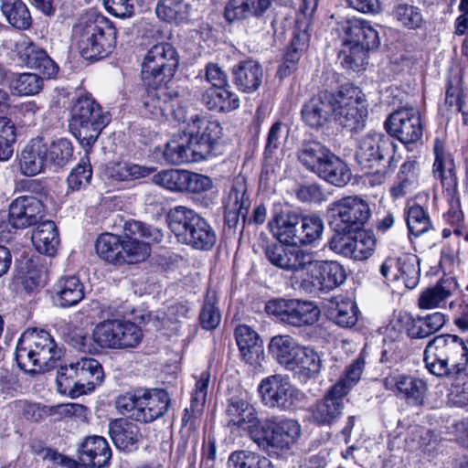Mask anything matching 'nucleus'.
Returning <instances> with one entry per match:
<instances>
[{
    "mask_svg": "<svg viewBox=\"0 0 468 468\" xmlns=\"http://www.w3.org/2000/svg\"><path fill=\"white\" fill-rule=\"evenodd\" d=\"M334 31L340 42L338 59L352 71L365 69L367 54L378 48V32L367 21L352 18L337 21Z\"/></svg>",
    "mask_w": 468,
    "mask_h": 468,
    "instance_id": "nucleus-1",
    "label": "nucleus"
},
{
    "mask_svg": "<svg viewBox=\"0 0 468 468\" xmlns=\"http://www.w3.org/2000/svg\"><path fill=\"white\" fill-rule=\"evenodd\" d=\"M423 360L432 375L461 381L466 377L468 347L457 335H440L427 344Z\"/></svg>",
    "mask_w": 468,
    "mask_h": 468,
    "instance_id": "nucleus-2",
    "label": "nucleus"
},
{
    "mask_svg": "<svg viewBox=\"0 0 468 468\" xmlns=\"http://www.w3.org/2000/svg\"><path fill=\"white\" fill-rule=\"evenodd\" d=\"M63 355V349L45 330H27L22 334L16 348L18 367L31 375L58 368Z\"/></svg>",
    "mask_w": 468,
    "mask_h": 468,
    "instance_id": "nucleus-3",
    "label": "nucleus"
},
{
    "mask_svg": "<svg viewBox=\"0 0 468 468\" xmlns=\"http://www.w3.org/2000/svg\"><path fill=\"white\" fill-rule=\"evenodd\" d=\"M117 30L102 15L90 13L73 27V38L81 56L87 60L108 57L115 48Z\"/></svg>",
    "mask_w": 468,
    "mask_h": 468,
    "instance_id": "nucleus-4",
    "label": "nucleus"
},
{
    "mask_svg": "<svg viewBox=\"0 0 468 468\" xmlns=\"http://www.w3.org/2000/svg\"><path fill=\"white\" fill-rule=\"evenodd\" d=\"M170 230L177 240L198 250L208 251L217 242V233L206 218L186 207L178 206L167 214Z\"/></svg>",
    "mask_w": 468,
    "mask_h": 468,
    "instance_id": "nucleus-5",
    "label": "nucleus"
},
{
    "mask_svg": "<svg viewBox=\"0 0 468 468\" xmlns=\"http://www.w3.org/2000/svg\"><path fill=\"white\" fill-rule=\"evenodd\" d=\"M104 379V372L98 360L91 357L66 365H59L57 371L58 391L71 398H77L94 390Z\"/></svg>",
    "mask_w": 468,
    "mask_h": 468,
    "instance_id": "nucleus-6",
    "label": "nucleus"
},
{
    "mask_svg": "<svg viewBox=\"0 0 468 468\" xmlns=\"http://www.w3.org/2000/svg\"><path fill=\"white\" fill-rule=\"evenodd\" d=\"M111 115L90 96L80 97L72 107L70 129L84 148H90L103 128L110 122Z\"/></svg>",
    "mask_w": 468,
    "mask_h": 468,
    "instance_id": "nucleus-7",
    "label": "nucleus"
},
{
    "mask_svg": "<svg viewBox=\"0 0 468 468\" xmlns=\"http://www.w3.org/2000/svg\"><path fill=\"white\" fill-rule=\"evenodd\" d=\"M111 115L90 96L80 97L72 107L70 129L84 148H90L103 128L110 122Z\"/></svg>",
    "mask_w": 468,
    "mask_h": 468,
    "instance_id": "nucleus-8",
    "label": "nucleus"
},
{
    "mask_svg": "<svg viewBox=\"0 0 468 468\" xmlns=\"http://www.w3.org/2000/svg\"><path fill=\"white\" fill-rule=\"evenodd\" d=\"M163 239L161 229L137 220L127 221L124 225L120 265L144 261L151 253L149 243H160Z\"/></svg>",
    "mask_w": 468,
    "mask_h": 468,
    "instance_id": "nucleus-9",
    "label": "nucleus"
},
{
    "mask_svg": "<svg viewBox=\"0 0 468 468\" xmlns=\"http://www.w3.org/2000/svg\"><path fill=\"white\" fill-rule=\"evenodd\" d=\"M301 425L292 419L271 418L264 420L252 439L270 452L280 453L292 449L301 436Z\"/></svg>",
    "mask_w": 468,
    "mask_h": 468,
    "instance_id": "nucleus-10",
    "label": "nucleus"
},
{
    "mask_svg": "<svg viewBox=\"0 0 468 468\" xmlns=\"http://www.w3.org/2000/svg\"><path fill=\"white\" fill-rule=\"evenodd\" d=\"M141 96V112L147 118L163 121L173 117L177 122H186L185 110L179 107L180 100L176 91L170 90L165 82L144 85Z\"/></svg>",
    "mask_w": 468,
    "mask_h": 468,
    "instance_id": "nucleus-11",
    "label": "nucleus"
},
{
    "mask_svg": "<svg viewBox=\"0 0 468 468\" xmlns=\"http://www.w3.org/2000/svg\"><path fill=\"white\" fill-rule=\"evenodd\" d=\"M185 133L202 161L219 154L223 128L218 120L204 113L195 114L190 117Z\"/></svg>",
    "mask_w": 468,
    "mask_h": 468,
    "instance_id": "nucleus-12",
    "label": "nucleus"
},
{
    "mask_svg": "<svg viewBox=\"0 0 468 468\" xmlns=\"http://www.w3.org/2000/svg\"><path fill=\"white\" fill-rule=\"evenodd\" d=\"M179 58L176 48L166 42L153 46L142 64L144 85L167 83L176 73Z\"/></svg>",
    "mask_w": 468,
    "mask_h": 468,
    "instance_id": "nucleus-13",
    "label": "nucleus"
},
{
    "mask_svg": "<svg viewBox=\"0 0 468 468\" xmlns=\"http://www.w3.org/2000/svg\"><path fill=\"white\" fill-rule=\"evenodd\" d=\"M330 226L335 234L359 230L371 215L368 204L357 196L335 201L330 206Z\"/></svg>",
    "mask_w": 468,
    "mask_h": 468,
    "instance_id": "nucleus-14",
    "label": "nucleus"
},
{
    "mask_svg": "<svg viewBox=\"0 0 468 468\" xmlns=\"http://www.w3.org/2000/svg\"><path fill=\"white\" fill-rule=\"evenodd\" d=\"M361 90L352 85H343L335 92L334 116L343 128L356 133L365 126L367 109Z\"/></svg>",
    "mask_w": 468,
    "mask_h": 468,
    "instance_id": "nucleus-15",
    "label": "nucleus"
},
{
    "mask_svg": "<svg viewBox=\"0 0 468 468\" xmlns=\"http://www.w3.org/2000/svg\"><path fill=\"white\" fill-rule=\"evenodd\" d=\"M268 314L282 323L293 327L314 324L320 317V308L311 301L299 299H275L266 304Z\"/></svg>",
    "mask_w": 468,
    "mask_h": 468,
    "instance_id": "nucleus-16",
    "label": "nucleus"
},
{
    "mask_svg": "<svg viewBox=\"0 0 468 468\" xmlns=\"http://www.w3.org/2000/svg\"><path fill=\"white\" fill-rule=\"evenodd\" d=\"M258 390L265 406L281 410L291 409L303 397V393L292 385L290 378L282 374L263 378Z\"/></svg>",
    "mask_w": 468,
    "mask_h": 468,
    "instance_id": "nucleus-17",
    "label": "nucleus"
},
{
    "mask_svg": "<svg viewBox=\"0 0 468 468\" xmlns=\"http://www.w3.org/2000/svg\"><path fill=\"white\" fill-rule=\"evenodd\" d=\"M267 261L284 271L296 273L309 270L314 263V253L308 250L286 246L281 242H267L263 247Z\"/></svg>",
    "mask_w": 468,
    "mask_h": 468,
    "instance_id": "nucleus-18",
    "label": "nucleus"
},
{
    "mask_svg": "<svg viewBox=\"0 0 468 468\" xmlns=\"http://www.w3.org/2000/svg\"><path fill=\"white\" fill-rule=\"evenodd\" d=\"M268 225L282 244L294 248L304 246L305 235L302 229L301 214L284 209L281 204H275Z\"/></svg>",
    "mask_w": 468,
    "mask_h": 468,
    "instance_id": "nucleus-19",
    "label": "nucleus"
},
{
    "mask_svg": "<svg viewBox=\"0 0 468 468\" xmlns=\"http://www.w3.org/2000/svg\"><path fill=\"white\" fill-rule=\"evenodd\" d=\"M376 243L377 239L370 231L360 229L353 232L334 234L329 247L345 257L363 261L372 255Z\"/></svg>",
    "mask_w": 468,
    "mask_h": 468,
    "instance_id": "nucleus-20",
    "label": "nucleus"
},
{
    "mask_svg": "<svg viewBox=\"0 0 468 468\" xmlns=\"http://www.w3.org/2000/svg\"><path fill=\"white\" fill-rule=\"evenodd\" d=\"M310 268V279L303 281L302 287L311 293L332 291L344 283L346 279V270L337 261L314 260Z\"/></svg>",
    "mask_w": 468,
    "mask_h": 468,
    "instance_id": "nucleus-21",
    "label": "nucleus"
},
{
    "mask_svg": "<svg viewBox=\"0 0 468 468\" xmlns=\"http://www.w3.org/2000/svg\"><path fill=\"white\" fill-rule=\"evenodd\" d=\"M385 129L403 144H414L421 139L423 127L419 111L414 108L400 109L389 115Z\"/></svg>",
    "mask_w": 468,
    "mask_h": 468,
    "instance_id": "nucleus-22",
    "label": "nucleus"
},
{
    "mask_svg": "<svg viewBox=\"0 0 468 468\" xmlns=\"http://www.w3.org/2000/svg\"><path fill=\"white\" fill-rule=\"evenodd\" d=\"M384 386L397 396L407 400L409 404L421 405L427 391L426 383L410 376L400 374L398 370L388 369V373L382 372Z\"/></svg>",
    "mask_w": 468,
    "mask_h": 468,
    "instance_id": "nucleus-23",
    "label": "nucleus"
},
{
    "mask_svg": "<svg viewBox=\"0 0 468 468\" xmlns=\"http://www.w3.org/2000/svg\"><path fill=\"white\" fill-rule=\"evenodd\" d=\"M8 215L12 229H26L44 218V205L33 196H21L11 202Z\"/></svg>",
    "mask_w": 468,
    "mask_h": 468,
    "instance_id": "nucleus-24",
    "label": "nucleus"
},
{
    "mask_svg": "<svg viewBox=\"0 0 468 468\" xmlns=\"http://www.w3.org/2000/svg\"><path fill=\"white\" fill-rule=\"evenodd\" d=\"M16 52L22 63L37 69L44 78L51 79L58 73V67L48 53L29 39H22L16 44Z\"/></svg>",
    "mask_w": 468,
    "mask_h": 468,
    "instance_id": "nucleus-25",
    "label": "nucleus"
},
{
    "mask_svg": "<svg viewBox=\"0 0 468 468\" xmlns=\"http://www.w3.org/2000/svg\"><path fill=\"white\" fill-rule=\"evenodd\" d=\"M335 92H320L306 101L301 111L303 122L312 129L319 130L327 124L334 113Z\"/></svg>",
    "mask_w": 468,
    "mask_h": 468,
    "instance_id": "nucleus-26",
    "label": "nucleus"
},
{
    "mask_svg": "<svg viewBox=\"0 0 468 468\" xmlns=\"http://www.w3.org/2000/svg\"><path fill=\"white\" fill-rule=\"evenodd\" d=\"M345 395L336 388L331 387L321 399L309 408L313 422L318 425H331L343 413Z\"/></svg>",
    "mask_w": 468,
    "mask_h": 468,
    "instance_id": "nucleus-27",
    "label": "nucleus"
},
{
    "mask_svg": "<svg viewBox=\"0 0 468 468\" xmlns=\"http://www.w3.org/2000/svg\"><path fill=\"white\" fill-rule=\"evenodd\" d=\"M226 418L229 427L249 431L251 436L252 431H256L261 423L255 408L240 397H232L228 400Z\"/></svg>",
    "mask_w": 468,
    "mask_h": 468,
    "instance_id": "nucleus-28",
    "label": "nucleus"
},
{
    "mask_svg": "<svg viewBox=\"0 0 468 468\" xmlns=\"http://www.w3.org/2000/svg\"><path fill=\"white\" fill-rule=\"evenodd\" d=\"M169 403L170 398L165 390L152 389L145 391L139 399L134 420L144 423L152 422L165 414Z\"/></svg>",
    "mask_w": 468,
    "mask_h": 468,
    "instance_id": "nucleus-29",
    "label": "nucleus"
},
{
    "mask_svg": "<svg viewBox=\"0 0 468 468\" xmlns=\"http://www.w3.org/2000/svg\"><path fill=\"white\" fill-rule=\"evenodd\" d=\"M112 450L107 441L98 435L87 437L79 449V460L85 468L109 466Z\"/></svg>",
    "mask_w": 468,
    "mask_h": 468,
    "instance_id": "nucleus-30",
    "label": "nucleus"
},
{
    "mask_svg": "<svg viewBox=\"0 0 468 468\" xmlns=\"http://www.w3.org/2000/svg\"><path fill=\"white\" fill-rule=\"evenodd\" d=\"M235 337L242 359L258 367L264 359V349L259 335L250 326L241 324L235 329Z\"/></svg>",
    "mask_w": 468,
    "mask_h": 468,
    "instance_id": "nucleus-31",
    "label": "nucleus"
},
{
    "mask_svg": "<svg viewBox=\"0 0 468 468\" xmlns=\"http://www.w3.org/2000/svg\"><path fill=\"white\" fill-rule=\"evenodd\" d=\"M232 81L237 89L245 93H252L262 84L264 71L260 62L253 59L241 60L232 70Z\"/></svg>",
    "mask_w": 468,
    "mask_h": 468,
    "instance_id": "nucleus-32",
    "label": "nucleus"
},
{
    "mask_svg": "<svg viewBox=\"0 0 468 468\" xmlns=\"http://www.w3.org/2000/svg\"><path fill=\"white\" fill-rule=\"evenodd\" d=\"M48 146L41 139L31 140L18 155L20 172L27 176H34L44 169L48 162Z\"/></svg>",
    "mask_w": 468,
    "mask_h": 468,
    "instance_id": "nucleus-33",
    "label": "nucleus"
},
{
    "mask_svg": "<svg viewBox=\"0 0 468 468\" xmlns=\"http://www.w3.org/2000/svg\"><path fill=\"white\" fill-rule=\"evenodd\" d=\"M413 322L412 316L407 312L393 311L384 331L385 341L388 340L391 343V346L388 350H382V363L385 359L397 360L399 357L397 353L398 346L396 342L402 338L404 330H408L413 324Z\"/></svg>",
    "mask_w": 468,
    "mask_h": 468,
    "instance_id": "nucleus-34",
    "label": "nucleus"
},
{
    "mask_svg": "<svg viewBox=\"0 0 468 468\" xmlns=\"http://www.w3.org/2000/svg\"><path fill=\"white\" fill-rule=\"evenodd\" d=\"M455 290L456 283L452 279H441L434 286L420 292L418 306L421 310L444 308Z\"/></svg>",
    "mask_w": 468,
    "mask_h": 468,
    "instance_id": "nucleus-35",
    "label": "nucleus"
},
{
    "mask_svg": "<svg viewBox=\"0 0 468 468\" xmlns=\"http://www.w3.org/2000/svg\"><path fill=\"white\" fill-rule=\"evenodd\" d=\"M314 174L339 187L347 185L352 176L347 165L332 152L318 165Z\"/></svg>",
    "mask_w": 468,
    "mask_h": 468,
    "instance_id": "nucleus-36",
    "label": "nucleus"
},
{
    "mask_svg": "<svg viewBox=\"0 0 468 468\" xmlns=\"http://www.w3.org/2000/svg\"><path fill=\"white\" fill-rule=\"evenodd\" d=\"M109 433L117 448L131 452L141 437L137 424L127 419H116L109 424Z\"/></svg>",
    "mask_w": 468,
    "mask_h": 468,
    "instance_id": "nucleus-37",
    "label": "nucleus"
},
{
    "mask_svg": "<svg viewBox=\"0 0 468 468\" xmlns=\"http://www.w3.org/2000/svg\"><path fill=\"white\" fill-rule=\"evenodd\" d=\"M303 346L289 335H278L271 339L268 349L271 357L287 370Z\"/></svg>",
    "mask_w": 468,
    "mask_h": 468,
    "instance_id": "nucleus-38",
    "label": "nucleus"
},
{
    "mask_svg": "<svg viewBox=\"0 0 468 468\" xmlns=\"http://www.w3.org/2000/svg\"><path fill=\"white\" fill-rule=\"evenodd\" d=\"M163 157L171 165L202 161L185 133L178 138L170 140L165 144Z\"/></svg>",
    "mask_w": 468,
    "mask_h": 468,
    "instance_id": "nucleus-39",
    "label": "nucleus"
},
{
    "mask_svg": "<svg viewBox=\"0 0 468 468\" xmlns=\"http://www.w3.org/2000/svg\"><path fill=\"white\" fill-rule=\"evenodd\" d=\"M271 5V0H230L225 7V17L232 22L249 16H261Z\"/></svg>",
    "mask_w": 468,
    "mask_h": 468,
    "instance_id": "nucleus-40",
    "label": "nucleus"
},
{
    "mask_svg": "<svg viewBox=\"0 0 468 468\" xmlns=\"http://www.w3.org/2000/svg\"><path fill=\"white\" fill-rule=\"evenodd\" d=\"M32 243L38 252L53 256L59 244L58 232L55 223L51 220L39 222L32 233Z\"/></svg>",
    "mask_w": 468,
    "mask_h": 468,
    "instance_id": "nucleus-41",
    "label": "nucleus"
},
{
    "mask_svg": "<svg viewBox=\"0 0 468 468\" xmlns=\"http://www.w3.org/2000/svg\"><path fill=\"white\" fill-rule=\"evenodd\" d=\"M327 313L330 320L344 328L354 326L358 320V308L350 298L340 297L331 301Z\"/></svg>",
    "mask_w": 468,
    "mask_h": 468,
    "instance_id": "nucleus-42",
    "label": "nucleus"
},
{
    "mask_svg": "<svg viewBox=\"0 0 468 468\" xmlns=\"http://www.w3.org/2000/svg\"><path fill=\"white\" fill-rule=\"evenodd\" d=\"M192 6L187 0H159L155 13L159 19L175 25L189 20Z\"/></svg>",
    "mask_w": 468,
    "mask_h": 468,
    "instance_id": "nucleus-43",
    "label": "nucleus"
},
{
    "mask_svg": "<svg viewBox=\"0 0 468 468\" xmlns=\"http://www.w3.org/2000/svg\"><path fill=\"white\" fill-rule=\"evenodd\" d=\"M322 368V360L317 352L308 346H303L295 359L287 369L303 379L315 378Z\"/></svg>",
    "mask_w": 468,
    "mask_h": 468,
    "instance_id": "nucleus-44",
    "label": "nucleus"
},
{
    "mask_svg": "<svg viewBox=\"0 0 468 468\" xmlns=\"http://www.w3.org/2000/svg\"><path fill=\"white\" fill-rule=\"evenodd\" d=\"M55 292L61 307L76 305L84 298V286L76 276L63 277L55 285Z\"/></svg>",
    "mask_w": 468,
    "mask_h": 468,
    "instance_id": "nucleus-45",
    "label": "nucleus"
},
{
    "mask_svg": "<svg viewBox=\"0 0 468 468\" xmlns=\"http://www.w3.org/2000/svg\"><path fill=\"white\" fill-rule=\"evenodd\" d=\"M356 157L364 168L378 165L380 162V134L377 132L367 133L359 141Z\"/></svg>",
    "mask_w": 468,
    "mask_h": 468,
    "instance_id": "nucleus-46",
    "label": "nucleus"
},
{
    "mask_svg": "<svg viewBox=\"0 0 468 468\" xmlns=\"http://www.w3.org/2000/svg\"><path fill=\"white\" fill-rule=\"evenodd\" d=\"M330 152L316 140H304L297 151V157L307 170L314 173Z\"/></svg>",
    "mask_w": 468,
    "mask_h": 468,
    "instance_id": "nucleus-47",
    "label": "nucleus"
},
{
    "mask_svg": "<svg viewBox=\"0 0 468 468\" xmlns=\"http://www.w3.org/2000/svg\"><path fill=\"white\" fill-rule=\"evenodd\" d=\"M1 10L7 22L16 29L26 30L32 24V17L21 0H1Z\"/></svg>",
    "mask_w": 468,
    "mask_h": 468,
    "instance_id": "nucleus-48",
    "label": "nucleus"
},
{
    "mask_svg": "<svg viewBox=\"0 0 468 468\" xmlns=\"http://www.w3.org/2000/svg\"><path fill=\"white\" fill-rule=\"evenodd\" d=\"M391 16L400 27L408 30H418L423 28L426 25L421 9L408 3L396 5Z\"/></svg>",
    "mask_w": 468,
    "mask_h": 468,
    "instance_id": "nucleus-49",
    "label": "nucleus"
},
{
    "mask_svg": "<svg viewBox=\"0 0 468 468\" xmlns=\"http://www.w3.org/2000/svg\"><path fill=\"white\" fill-rule=\"evenodd\" d=\"M122 236L112 233L101 234L95 242V250L97 254L103 261L120 265L122 256Z\"/></svg>",
    "mask_w": 468,
    "mask_h": 468,
    "instance_id": "nucleus-50",
    "label": "nucleus"
},
{
    "mask_svg": "<svg viewBox=\"0 0 468 468\" xmlns=\"http://www.w3.org/2000/svg\"><path fill=\"white\" fill-rule=\"evenodd\" d=\"M413 320V324L408 328V335L411 338H425L438 332L446 323L445 315L441 312L418 316Z\"/></svg>",
    "mask_w": 468,
    "mask_h": 468,
    "instance_id": "nucleus-51",
    "label": "nucleus"
},
{
    "mask_svg": "<svg viewBox=\"0 0 468 468\" xmlns=\"http://www.w3.org/2000/svg\"><path fill=\"white\" fill-rule=\"evenodd\" d=\"M224 209H237L248 214L250 207V196L247 192V183L244 177H237L223 198Z\"/></svg>",
    "mask_w": 468,
    "mask_h": 468,
    "instance_id": "nucleus-52",
    "label": "nucleus"
},
{
    "mask_svg": "<svg viewBox=\"0 0 468 468\" xmlns=\"http://www.w3.org/2000/svg\"><path fill=\"white\" fill-rule=\"evenodd\" d=\"M419 258L413 254H403L400 256V270L392 271V281L403 280L404 285L410 289L417 286L420 281V270Z\"/></svg>",
    "mask_w": 468,
    "mask_h": 468,
    "instance_id": "nucleus-53",
    "label": "nucleus"
},
{
    "mask_svg": "<svg viewBox=\"0 0 468 468\" xmlns=\"http://www.w3.org/2000/svg\"><path fill=\"white\" fill-rule=\"evenodd\" d=\"M43 88V78L36 73L14 74L9 82L13 94L18 96H32L37 94Z\"/></svg>",
    "mask_w": 468,
    "mask_h": 468,
    "instance_id": "nucleus-54",
    "label": "nucleus"
},
{
    "mask_svg": "<svg viewBox=\"0 0 468 468\" xmlns=\"http://www.w3.org/2000/svg\"><path fill=\"white\" fill-rule=\"evenodd\" d=\"M229 468H274L264 455L250 451L233 452L228 460Z\"/></svg>",
    "mask_w": 468,
    "mask_h": 468,
    "instance_id": "nucleus-55",
    "label": "nucleus"
},
{
    "mask_svg": "<svg viewBox=\"0 0 468 468\" xmlns=\"http://www.w3.org/2000/svg\"><path fill=\"white\" fill-rule=\"evenodd\" d=\"M109 172L113 180L131 182L148 176L153 169L132 163H118L114 164Z\"/></svg>",
    "mask_w": 468,
    "mask_h": 468,
    "instance_id": "nucleus-56",
    "label": "nucleus"
},
{
    "mask_svg": "<svg viewBox=\"0 0 468 468\" xmlns=\"http://www.w3.org/2000/svg\"><path fill=\"white\" fill-rule=\"evenodd\" d=\"M117 348L126 349L137 346L143 338L139 326L130 321L117 319Z\"/></svg>",
    "mask_w": 468,
    "mask_h": 468,
    "instance_id": "nucleus-57",
    "label": "nucleus"
},
{
    "mask_svg": "<svg viewBox=\"0 0 468 468\" xmlns=\"http://www.w3.org/2000/svg\"><path fill=\"white\" fill-rule=\"evenodd\" d=\"M117 319L99 323L93 329L92 339L101 348H117Z\"/></svg>",
    "mask_w": 468,
    "mask_h": 468,
    "instance_id": "nucleus-58",
    "label": "nucleus"
},
{
    "mask_svg": "<svg viewBox=\"0 0 468 468\" xmlns=\"http://www.w3.org/2000/svg\"><path fill=\"white\" fill-rule=\"evenodd\" d=\"M92 177V168L88 155L82 157L80 163L70 171L67 182L69 188L79 191L86 188Z\"/></svg>",
    "mask_w": 468,
    "mask_h": 468,
    "instance_id": "nucleus-59",
    "label": "nucleus"
},
{
    "mask_svg": "<svg viewBox=\"0 0 468 468\" xmlns=\"http://www.w3.org/2000/svg\"><path fill=\"white\" fill-rule=\"evenodd\" d=\"M16 128L8 116H0V161L9 159L13 154Z\"/></svg>",
    "mask_w": 468,
    "mask_h": 468,
    "instance_id": "nucleus-60",
    "label": "nucleus"
},
{
    "mask_svg": "<svg viewBox=\"0 0 468 468\" xmlns=\"http://www.w3.org/2000/svg\"><path fill=\"white\" fill-rule=\"evenodd\" d=\"M186 170L167 169L154 175L152 181L154 185L160 186L173 192H184V182Z\"/></svg>",
    "mask_w": 468,
    "mask_h": 468,
    "instance_id": "nucleus-61",
    "label": "nucleus"
},
{
    "mask_svg": "<svg viewBox=\"0 0 468 468\" xmlns=\"http://www.w3.org/2000/svg\"><path fill=\"white\" fill-rule=\"evenodd\" d=\"M48 161L57 166L66 165L73 156V146L69 140L60 138L48 146Z\"/></svg>",
    "mask_w": 468,
    "mask_h": 468,
    "instance_id": "nucleus-62",
    "label": "nucleus"
},
{
    "mask_svg": "<svg viewBox=\"0 0 468 468\" xmlns=\"http://www.w3.org/2000/svg\"><path fill=\"white\" fill-rule=\"evenodd\" d=\"M407 225L411 235L419 237L431 228L429 215L420 205H413L408 210Z\"/></svg>",
    "mask_w": 468,
    "mask_h": 468,
    "instance_id": "nucleus-63",
    "label": "nucleus"
},
{
    "mask_svg": "<svg viewBox=\"0 0 468 468\" xmlns=\"http://www.w3.org/2000/svg\"><path fill=\"white\" fill-rule=\"evenodd\" d=\"M363 366L364 362L361 358L353 361L333 387L346 396L359 381L363 372Z\"/></svg>",
    "mask_w": 468,
    "mask_h": 468,
    "instance_id": "nucleus-64",
    "label": "nucleus"
}]
</instances>
